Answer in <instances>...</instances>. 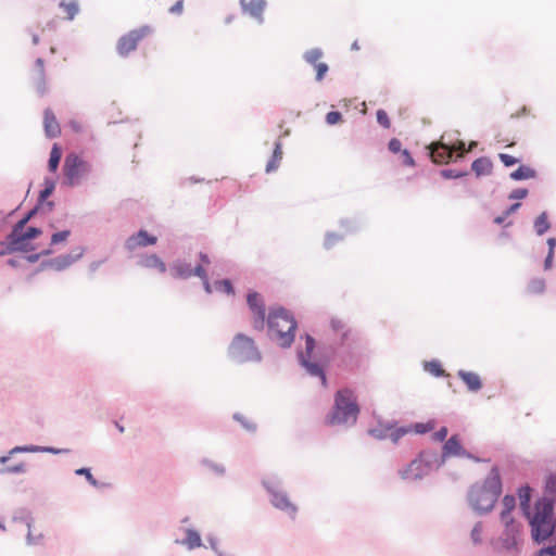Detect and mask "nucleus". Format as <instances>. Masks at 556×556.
Instances as JSON below:
<instances>
[{"instance_id":"1","label":"nucleus","mask_w":556,"mask_h":556,"mask_svg":"<svg viewBox=\"0 0 556 556\" xmlns=\"http://www.w3.org/2000/svg\"><path fill=\"white\" fill-rule=\"evenodd\" d=\"M520 507L531 526L532 538L536 542L548 539L555 529L554 498L543 497L535 503L534 513L530 511L531 489L522 486L518 491Z\"/></svg>"},{"instance_id":"2","label":"nucleus","mask_w":556,"mask_h":556,"mask_svg":"<svg viewBox=\"0 0 556 556\" xmlns=\"http://www.w3.org/2000/svg\"><path fill=\"white\" fill-rule=\"evenodd\" d=\"M502 492V481L497 467H492L481 484H475L468 494L470 506L479 513H488L494 507Z\"/></svg>"},{"instance_id":"3","label":"nucleus","mask_w":556,"mask_h":556,"mask_svg":"<svg viewBox=\"0 0 556 556\" xmlns=\"http://www.w3.org/2000/svg\"><path fill=\"white\" fill-rule=\"evenodd\" d=\"M359 406L352 389L343 388L336 392L332 410L326 416L328 426L354 425L358 418Z\"/></svg>"},{"instance_id":"4","label":"nucleus","mask_w":556,"mask_h":556,"mask_svg":"<svg viewBox=\"0 0 556 556\" xmlns=\"http://www.w3.org/2000/svg\"><path fill=\"white\" fill-rule=\"evenodd\" d=\"M268 334L281 348H289L294 341L296 321L283 307L270 309L267 317Z\"/></svg>"},{"instance_id":"5","label":"nucleus","mask_w":556,"mask_h":556,"mask_svg":"<svg viewBox=\"0 0 556 556\" xmlns=\"http://www.w3.org/2000/svg\"><path fill=\"white\" fill-rule=\"evenodd\" d=\"M442 465L443 458H440L437 451L425 450L401 471V477L405 480H420Z\"/></svg>"},{"instance_id":"6","label":"nucleus","mask_w":556,"mask_h":556,"mask_svg":"<svg viewBox=\"0 0 556 556\" xmlns=\"http://www.w3.org/2000/svg\"><path fill=\"white\" fill-rule=\"evenodd\" d=\"M228 355L238 363L260 362L262 359L254 340L244 334L237 333L228 346Z\"/></svg>"},{"instance_id":"7","label":"nucleus","mask_w":556,"mask_h":556,"mask_svg":"<svg viewBox=\"0 0 556 556\" xmlns=\"http://www.w3.org/2000/svg\"><path fill=\"white\" fill-rule=\"evenodd\" d=\"M91 170L92 166L88 161L76 153H70L63 164L64 184L70 187L80 185Z\"/></svg>"},{"instance_id":"8","label":"nucleus","mask_w":556,"mask_h":556,"mask_svg":"<svg viewBox=\"0 0 556 556\" xmlns=\"http://www.w3.org/2000/svg\"><path fill=\"white\" fill-rule=\"evenodd\" d=\"M151 31V27L146 25L123 35L116 42L117 53L123 58L128 56L130 52L137 49L139 42L148 37Z\"/></svg>"},{"instance_id":"9","label":"nucleus","mask_w":556,"mask_h":556,"mask_svg":"<svg viewBox=\"0 0 556 556\" xmlns=\"http://www.w3.org/2000/svg\"><path fill=\"white\" fill-rule=\"evenodd\" d=\"M247 303L252 315V326L255 330L262 331L265 328V303L260 293L251 291L247 295Z\"/></svg>"},{"instance_id":"10","label":"nucleus","mask_w":556,"mask_h":556,"mask_svg":"<svg viewBox=\"0 0 556 556\" xmlns=\"http://www.w3.org/2000/svg\"><path fill=\"white\" fill-rule=\"evenodd\" d=\"M458 156H463L466 152L465 144L463 142H459L457 146H446L442 142L433 143L430 147V155L434 163L438 164H446L450 162V160L453 156L454 152H457Z\"/></svg>"},{"instance_id":"11","label":"nucleus","mask_w":556,"mask_h":556,"mask_svg":"<svg viewBox=\"0 0 556 556\" xmlns=\"http://www.w3.org/2000/svg\"><path fill=\"white\" fill-rule=\"evenodd\" d=\"M24 229L14 228L9 236L10 249L13 251H26L27 241L37 238L41 235V230L36 227H29L25 231Z\"/></svg>"},{"instance_id":"12","label":"nucleus","mask_w":556,"mask_h":556,"mask_svg":"<svg viewBox=\"0 0 556 556\" xmlns=\"http://www.w3.org/2000/svg\"><path fill=\"white\" fill-rule=\"evenodd\" d=\"M156 241L157 238L155 236L149 235L146 230H140L126 240L125 247L127 250L134 251L140 247L153 245Z\"/></svg>"},{"instance_id":"13","label":"nucleus","mask_w":556,"mask_h":556,"mask_svg":"<svg viewBox=\"0 0 556 556\" xmlns=\"http://www.w3.org/2000/svg\"><path fill=\"white\" fill-rule=\"evenodd\" d=\"M451 456H459L465 457L469 456L467 452L462 446L459 439L457 435H452L443 445L442 454L440 455V458H443V463L445 462L446 457Z\"/></svg>"},{"instance_id":"14","label":"nucleus","mask_w":556,"mask_h":556,"mask_svg":"<svg viewBox=\"0 0 556 556\" xmlns=\"http://www.w3.org/2000/svg\"><path fill=\"white\" fill-rule=\"evenodd\" d=\"M273 494L271 504L280 509L286 511L291 517H294L296 514V506L288 498V496L282 492H276L269 489Z\"/></svg>"},{"instance_id":"15","label":"nucleus","mask_w":556,"mask_h":556,"mask_svg":"<svg viewBox=\"0 0 556 556\" xmlns=\"http://www.w3.org/2000/svg\"><path fill=\"white\" fill-rule=\"evenodd\" d=\"M501 521L505 526V531L508 536V539L506 540V544H505L508 547L509 545L515 543V536L519 531V527L514 521V519L511 517V513H507V510L501 511Z\"/></svg>"},{"instance_id":"16","label":"nucleus","mask_w":556,"mask_h":556,"mask_svg":"<svg viewBox=\"0 0 556 556\" xmlns=\"http://www.w3.org/2000/svg\"><path fill=\"white\" fill-rule=\"evenodd\" d=\"M43 127L45 132L49 138L59 137L61 134V127L55 118V115L50 109H47L43 114Z\"/></svg>"},{"instance_id":"17","label":"nucleus","mask_w":556,"mask_h":556,"mask_svg":"<svg viewBox=\"0 0 556 556\" xmlns=\"http://www.w3.org/2000/svg\"><path fill=\"white\" fill-rule=\"evenodd\" d=\"M412 432V428L407 427H387L386 433H381L378 430H371V434H374L378 439L389 438L393 443H397L404 435Z\"/></svg>"},{"instance_id":"18","label":"nucleus","mask_w":556,"mask_h":556,"mask_svg":"<svg viewBox=\"0 0 556 556\" xmlns=\"http://www.w3.org/2000/svg\"><path fill=\"white\" fill-rule=\"evenodd\" d=\"M243 11L248 13L250 16L262 21L263 12L266 8V1L264 0H251L249 2H241Z\"/></svg>"},{"instance_id":"19","label":"nucleus","mask_w":556,"mask_h":556,"mask_svg":"<svg viewBox=\"0 0 556 556\" xmlns=\"http://www.w3.org/2000/svg\"><path fill=\"white\" fill-rule=\"evenodd\" d=\"M458 377L464 381L467 386L468 390L472 392H477L481 389L482 383L479 375L472 371L459 370Z\"/></svg>"},{"instance_id":"20","label":"nucleus","mask_w":556,"mask_h":556,"mask_svg":"<svg viewBox=\"0 0 556 556\" xmlns=\"http://www.w3.org/2000/svg\"><path fill=\"white\" fill-rule=\"evenodd\" d=\"M140 265L144 268L156 269L161 274L166 271L165 263L155 254H150L142 257Z\"/></svg>"},{"instance_id":"21","label":"nucleus","mask_w":556,"mask_h":556,"mask_svg":"<svg viewBox=\"0 0 556 556\" xmlns=\"http://www.w3.org/2000/svg\"><path fill=\"white\" fill-rule=\"evenodd\" d=\"M172 275L175 278L187 279L194 275V268L185 262H176L172 267Z\"/></svg>"},{"instance_id":"22","label":"nucleus","mask_w":556,"mask_h":556,"mask_svg":"<svg viewBox=\"0 0 556 556\" xmlns=\"http://www.w3.org/2000/svg\"><path fill=\"white\" fill-rule=\"evenodd\" d=\"M477 176L489 175L492 170V162L488 157H479L471 165Z\"/></svg>"},{"instance_id":"23","label":"nucleus","mask_w":556,"mask_h":556,"mask_svg":"<svg viewBox=\"0 0 556 556\" xmlns=\"http://www.w3.org/2000/svg\"><path fill=\"white\" fill-rule=\"evenodd\" d=\"M301 364L308 370V372L313 376H319L321 378L323 383H326V376L323 371V369L314 363H309V358L305 357V355L300 353L299 355Z\"/></svg>"},{"instance_id":"24","label":"nucleus","mask_w":556,"mask_h":556,"mask_svg":"<svg viewBox=\"0 0 556 556\" xmlns=\"http://www.w3.org/2000/svg\"><path fill=\"white\" fill-rule=\"evenodd\" d=\"M282 160V147L280 142H276L271 159L266 164V172L271 173L279 167Z\"/></svg>"},{"instance_id":"25","label":"nucleus","mask_w":556,"mask_h":556,"mask_svg":"<svg viewBox=\"0 0 556 556\" xmlns=\"http://www.w3.org/2000/svg\"><path fill=\"white\" fill-rule=\"evenodd\" d=\"M536 176V172L526 165L519 166L516 170L510 173V178L514 180H525V179H531Z\"/></svg>"},{"instance_id":"26","label":"nucleus","mask_w":556,"mask_h":556,"mask_svg":"<svg viewBox=\"0 0 556 556\" xmlns=\"http://www.w3.org/2000/svg\"><path fill=\"white\" fill-rule=\"evenodd\" d=\"M35 83L40 91H45L46 89V80H45V64L42 59H37L36 61V76Z\"/></svg>"},{"instance_id":"27","label":"nucleus","mask_w":556,"mask_h":556,"mask_svg":"<svg viewBox=\"0 0 556 556\" xmlns=\"http://www.w3.org/2000/svg\"><path fill=\"white\" fill-rule=\"evenodd\" d=\"M61 157H62V151H61L60 147L56 143H54L51 149L50 157H49V162H48V167H49L50 172H52V173L56 172L60 161H61Z\"/></svg>"},{"instance_id":"28","label":"nucleus","mask_w":556,"mask_h":556,"mask_svg":"<svg viewBox=\"0 0 556 556\" xmlns=\"http://www.w3.org/2000/svg\"><path fill=\"white\" fill-rule=\"evenodd\" d=\"M545 290V280L543 278L532 279L527 286V292L531 295H538Z\"/></svg>"},{"instance_id":"29","label":"nucleus","mask_w":556,"mask_h":556,"mask_svg":"<svg viewBox=\"0 0 556 556\" xmlns=\"http://www.w3.org/2000/svg\"><path fill=\"white\" fill-rule=\"evenodd\" d=\"M60 7L63 11L64 17L67 20H73L79 10L78 3L76 1H70V2L62 1L60 3Z\"/></svg>"},{"instance_id":"30","label":"nucleus","mask_w":556,"mask_h":556,"mask_svg":"<svg viewBox=\"0 0 556 556\" xmlns=\"http://www.w3.org/2000/svg\"><path fill=\"white\" fill-rule=\"evenodd\" d=\"M534 228L538 235L542 236L544 232H546L549 229V223L547 220V214L545 212L541 213L535 222H534Z\"/></svg>"},{"instance_id":"31","label":"nucleus","mask_w":556,"mask_h":556,"mask_svg":"<svg viewBox=\"0 0 556 556\" xmlns=\"http://www.w3.org/2000/svg\"><path fill=\"white\" fill-rule=\"evenodd\" d=\"M185 544H186L190 549H193V548H195V547L201 546V544H202V540H201L200 534H199L197 531L189 529V530L187 531V536H186V539H185Z\"/></svg>"},{"instance_id":"32","label":"nucleus","mask_w":556,"mask_h":556,"mask_svg":"<svg viewBox=\"0 0 556 556\" xmlns=\"http://www.w3.org/2000/svg\"><path fill=\"white\" fill-rule=\"evenodd\" d=\"M330 326L336 333L341 336L342 339H345L348 337L349 328L342 319L332 318L330 321Z\"/></svg>"},{"instance_id":"33","label":"nucleus","mask_w":556,"mask_h":556,"mask_svg":"<svg viewBox=\"0 0 556 556\" xmlns=\"http://www.w3.org/2000/svg\"><path fill=\"white\" fill-rule=\"evenodd\" d=\"M323 58V51L320 49H311L305 52L304 59L307 63L313 65L316 68V64L321 63L320 59Z\"/></svg>"},{"instance_id":"34","label":"nucleus","mask_w":556,"mask_h":556,"mask_svg":"<svg viewBox=\"0 0 556 556\" xmlns=\"http://www.w3.org/2000/svg\"><path fill=\"white\" fill-rule=\"evenodd\" d=\"M194 276H198L202 279L204 289L207 293H212V286L208 281V277L206 275L205 269L202 267V265H198L194 267Z\"/></svg>"},{"instance_id":"35","label":"nucleus","mask_w":556,"mask_h":556,"mask_svg":"<svg viewBox=\"0 0 556 556\" xmlns=\"http://www.w3.org/2000/svg\"><path fill=\"white\" fill-rule=\"evenodd\" d=\"M434 427H435V421L429 420L427 422L415 424L414 427L412 428V431H414L416 433L424 434V433H427V432L433 430Z\"/></svg>"},{"instance_id":"36","label":"nucleus","mask_w":556,"mask_h":556,"mask_svg":"<svg viewBox=\"0 0 556 556\" xmlns=\"http://www.w3.org/2000/svg\"><path fill=\"white\" fill-rule=\"evenodd\" d=\"M214 288L215 290L217 291H222V292H225L227 294H233V287H232V283L230 280L228 279H224V280H220V281H216L214 283Z\"/></svg>"},{"instance_id":"37","label":"nucleus","mask_w":556,"mask_h":556,"mask_svg":"<svg viewBox=\"0 0 556 556\" xmlns=\"http://www.w3.org/2000/svg\"><path fill=\"white\" fill-rule=\"evenodd\" d=\"M426 370L435 377H441L444 375V369L442 368L439 362H429L426 364Z\"/></svg>"},{"instance_id":"38","label":"nucleus","mask_w":556,"mask_h":556,"mask_svg":"<svg viewBox=\"0 0 556 556\" xmlns=\"http://www.w3.org/2000/svg\"><path fill=\"white\" fill-rule=\"evenodd\" d=\"M545 492L552 495L556 494V472L549 473L546 477Z\"/></svg>"},{"instance_id":"39","label":"nucleus","mask_w":556,"mask_h":556,"mask_svg":"<svg viewBox=\"0 0 556 556\" xmlns=\"http://www.w3.org/2000/svg\"><path fill=\"white\" fill-rule=\"evenodd\" d=\"M498 159L507 167L513 166V165H515V164H517V163H519L521 161L520 157H515V156H513L510 154H507V153H500L498 154Z\"/></svg>"},{"instance_id":"40","label":"nucleus","mask_w":556,"mask_h":556,"mask_svg":"<svg viewBox=\"0 0 556 556\" xmlns=\"http://www.w3.org/2000/svg\"><path fill=\"white\" fill-rule=\"evenodd\" d=\"M377 122L384 128H390L391 126L389 115L384 110L377 111Z\"/></svg>"},{"instance_id":"41","label":"nucleus","mask_w":556,"mask_h":556,"mask_svg":"<svg viewBox=\"0 0 556 556\" xmlns=\"http://www.w3.org/2000/svg\"><path fill=\"white\" fill-rule=\"evenodd\" d=\"M502 510H507V513H511L516 506V500L511 495H505L502 501Z\"/></svg>"},{"instance_id":"42","label":"nucleus","mask_w":556,"mask_h":556,"mask_svg":"<svg viewBox=\"0 0 556 556\" xmlns=\"http://www.w3.org/2000/svg\"><path fill=\"white\" fill-rule=\"evenodd\" d=\"M71 231L70 230H63L59 231L52 235L51 237V244H58L60 242H64L70 237Z\"/></svg>"},{"instance_id":"43","label":"nucleus","mask_w":556,"mask_h":556,"mask_svg":"<svg viewBox=\"0 0 556 556\" xmlns=\"http://www.w3.org/2000/svg\"><path fill=\"white\" fill-rule=\"evenodd\" d=\"M314 349H315L314 338L311 337L309 334H306L305 336V353H303L305 355V357L311 358Z\"/></svg>"},{"instance_id":"44","label":"nucleus","mask_w":556,"mask_h":556,"mask_svg":"<svg viewBox=\"0 0 556 556\" xmlns=\"http://www.w3.org/2000/svg\"><path fill=\"white\" fill-rule=\"evenodd\" d=\"M25 470V464L18 463L17 465L5 466L1 472L3 473H20Z\"/></svg>"},{"instance_id":"45","label":"nucleus","mask_w":556,"mask_h":556,"mask_svg":"<svg viewBox=\"0 0 556 556\" xmlns=\"http://www.w3.org/2000/svg\"><path fill=\"white\" fill-rule=\"evenodd\" d=\"M76 475L85 476V478L89 481L90 484H92L93 486L98 485L97 480L93 478V476L91 475V472L88 468L77 469Z\"/></svg>"},{"instance_id":"46","label":"nucleus","mask_w":556,"mask_h":556,"mask_svg":"<svg viewBox=\"0 0 556 556\" xmlns=\"http://www.w3.org/2000/svg\"><path fill=\"white\" fill-rule=\"evenodd\" d=\"M341 119H342V115L340 112H337V111H331V112L327 113V115H326V122L329 125H334V124L339 123Z\"/></svg>"},{"instance_id":"47","label":"nucleus","mask_w":556,"mask_h":556,"mask_svg":"<svg viewBox=\"0 0 556 556\" xmlns=\"http://www.w3.org/2000/svg\"><path fill=\"white\" fill-rule=\"evenodd\" d=\"M316 79L318 81L323 80L325 75L328 72V65L326 63H318L316 64Z\"/></svg>"},{"instance_id":"48","label":"nucleus","mask_w":556,"mask_h":556,"mask_svg":"<svg viewBox=\"0 0 556 556\" xmlns=\"http://www.w3.org/2000/svg\"><path fill=\"white\" fill-rule=\"evenodd\" d=\"M481 535H482V525L477 523L473 529L471 530V539L473 543H480L481 542Z\"/></svg>"},{"instance_id":"49","label":"nucleus","mask_w":556,"mask_h":556,"mask_svg":"<svg viewBox=\"0 0 556 556\" xmlns=\"http://www.w3.org/2000/svg\"><path fill=\"white\" fill-rule=\"evenodd\" d=\"M184 0L176 1L170 8L169 13L175 15H180L184 12Z\"/></svg>"},{"instance_id":"50","label":"nucleus","mask_w":556,"mask_h":556,"mask_svg":"<svg viewBox=\"0 0 556 556\" xmlns=\"http://www.w3.org/2000/svg\"><path fill=\"white\" fill-rule=\"evenodd\" d=\"M401 157H402V162L404 165H406V166L415 165L414 159L412 157L410 153L407 150L401 151Z\"/></svg>"},{"instance_id":"51","label":"nucleus","mask_w":556,"mask_h":556,"mask_svg":"<svg viewBox=\"0 0 556 556\" xmlns=\"http://www.w3.org/2000/svg\"><path fill=\"white\" fill-rule=\"evenodd\" d=\"M389 150L393 153H397V152H401V147H402V143L399 139L396 138H393L389 141Z\"/></svg>"},{"instance_id":"52","label":"nucleus","mask_w":556,"mask_h":556,"mask_svg":"<svg viewBox=\"0 0 556 556\" xmlns=\"http://www.w3.org/2000/svg\"><path fill=\"white\" fill-rule=\"evenodd\" d=\"M528 195V190L525 188L515 189L510 195L509 199H523Z\"/></svg>"},{"instance_id":"53","label":"nucleus","mask_w":556,"mask_h":556,"mask_svg":"<svg viewBox=\"0 0 556 556\" xmlns=\"http://www.w3.org/2000/svg\"><path fill=\"white\" fill-rule=\"evenodd\" d=\"M447 437V428L446 427H442L440 430H438L434 434H433V439L439 441V442H442L446 439Z\"/></svg>"},{"instance_id":"54","label":"nucleus","mask_w":556,"mask_h":556,"mask_svg":"<svg viewBox=\"0 0 556 556\" xmlns=\"http://www.w3.org/2000/svg\"><path fill=\"white\" fill-rule=\"evenodd\" d=\"M539 556H556V545L541 549Z\"/></svg>"},{"instance_id":"55","label":"nucleus","mask_w":556,"mask_h":556,"mask_svg":"<svg viewBox=\"0 0 556 556\" xmlns=\"http://www.w3.org/2000/svg\"><path fill=\"white\" fill-rule=\"evenodd\" d=\"M338 240H339V237H338V236H336V235H333V233L328 235V236L326 237V239H325V245H326L327 248H330V247H332V245H333Z\"/></svg>"},{"instance_id":"56","label":"nucleus","mask_w":556,"mask_h":556,"mask_svg":"<svg viewBox=\"0 0 556 556\" xmlns=\"http://www.w3.org/2000/svg\"><path fill=\"white\" fill-rule=\"evenodd\" d=\"M34 212L28 213L27 216H25L23 219H21L14 228L24 229L25 225L28 223L30 217L33 216Z\"/></svg>"},{"instance_id":"57","label":"nucleus","mask_w":556,"mask_h":556,"mask_svg":"<svg viewBox=\"0 0 556 556\" xmlns=\"http://www.w3.org/2000/svg\"><path fill=\"white\" fill-rule=\"evenodd\" d=\"M442 174L446 178H458V177H462V176L466 175L465 173H454L451 169L450 170H443Z\"/></svg>"},{"instance_id":"58","label":"nucleus","mask_w":556,"mask_h":556,"mask_svg":"<svg viewBox=\"0 0 556 556\" xmlns=\"http://www.w3.org/2000/svg\"><path fill=\"white\" fill-rule=\"evenodd\" d=\"M53 189H54L53 184H51L49 187H46V188L40 192V198H41V199H46V198H48V197L53 192Z\"/></svg>"},{"instance_id":"59","label":"nucleus","mask_w":556,"mask_h":556,"mask_svg":"<svg viewBox=\"0 0 556 556\" xmlns=\"http://www.w3.org/2000/svg\"><path fill=\"white\" fill-rule=\"evenodd\" d=\"M520 205H521L520 203H515L511 206H509L505 211V216H509L510 214L515 213L520 207Z\"/></svg>"},{"instance_id":"60","label":"nucleus","mask_w":556,"mask_h":556,"mask_svg":"<svg viewBox=\"0 0 556 556\" xmlns=\"http://www.w3.org/2000/svg\"><path fill=\"white\" fill-rule=\"evenodd\" d=\"M553 257H554V254H552V252H548V254L545 258V263H544L545 269H549L552 267Z\"/></svg>"},{"instance_id":"61","label":"nucleus","mask_w":556,"mask_h":556,"mask_svg":"<svg viewBox=\"0 0 556 556\" xmlns=\"http://www.w3.org/2000/svg\"><path fill=\"white\" fill-rule=\"evenodd\" d=\"M547 244H548V252H552V254H554V250H555V247H556V239L555 238H549L547 240Z\"/></svg>"},{"instance_id":"62","label":"nucleus","mask_w":556,"mask_h":556,"mask_svg":"<svg viewBox=\"0 0 556 556\" xmlns=\"http://www.w3.org/2000/svg\"><path fill=\"white\" fill-rule=\"evenodd\" d=\"M201 265H208L211 263L208 256L204 253H200Z\"/></svg>"},{"instance_id":"63","label":"nucleus","mask_w":556,"mask_h":556,"mask_svg":"<svg viewBox=\"0 0 556 556\" xmlns=\"http://www.w3.org/2000/svg\"><path fill=\"white\" fill-rule=\"evenodd\" d=\"M22 451H36V448H33V447L28 448V447H20V446H17V447H14L13 450H11L10 454H13L15 452H22Z\"/></svg>"},{"instance_id":"64","label":"nucleus","mask_w":556,"mask_h":556,"mask_svg":"<svg viewBox=\"0 0 556 556\" xmlns=\"http://www.w3.org/2000/svg\"><path fill=\"white\" fill-rule=\"evenodd\" d=\"M507 217H508V216H505V213H504L502 216H497V217H495L494 223H495V224H502V223H504V220H505Z\"/></svg>"}]
</instances>
